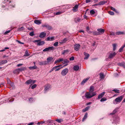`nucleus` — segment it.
Here are the masks:
<instances>
[{
    "label": "nucleus",
    "instance_id": "nucleus-1",
    "mask_svg": "<svg viewBox=\"0 0 125 125\" xmlns=\"http://www.w3.org/2000/svg\"><path fill=\"white\" fill-rule=\"evenodd\" d=\"M96 94L95 92L92 93L89 91L85 94V97L87 99H89L95 96Z\"/></svg>",
    "mask_w": 125,
    "mask_h": 125
},
{
    "label": "nucleus",
    "instance_id": "nucleus-2",
    "mask_svg": "<svg viewBox=\"0 0 125 125\" xmlns=\"http://www.w3.org/2000/svg\"><path fill=\"white\" fill-rule=\"evenodd\" d=\"M123 97V96L121 95L118 98H116L115 100L113 101V103L115 104H117L116 102L120 103Z\"/></svg>",
    "mask_w": 125,
    "mask_h": 125
},
{
    "label": "nucleus",
    "instance_id": "nucleus-3",
    "mask_svg": "<svg viewBox=\"0 0 125 125\" xmlns=\"http://www.w3.org/2000/svg\"><path fill=\"white\" fill-rule=\"evenodd\" d=\"M116 53L115 52H109V54L108 58L109 59H111L114 57L116 54Z\"/></svg>",
    "mask_w": 125,
    "mask_h": 125
},
{
    "label": "nucleus",
    "instance_id": "nucleus-4",
    "mask_svg": "<svg viewBox=\"0 0 125 125\" xmlns=\"http://www.w3.org/2000/svg\"><path fill=\"white\" fill-rule=\"evenodd\" d=\"M54 49V48L53 46H51L46 48L44 49L43 51V52H47L53 50Z\"/></svg>",
    "mask_w": 125,
    "mask_h": 125
},
{
    "label": "nucleus",
    "instance_id": "nucleus-5",
    "mask_svg": "<svg viewBox=\"0 0 125 125\" xmlns=\"http://www.w3.org/2000/svg\"><path fill=\"white\" fill-rule=\"evenodd\" d=\"M68 72V69L67 68H65L61 72V74L63 76L65 75Z\"/></svg>",
    "mask_w": 125,
    "mask_h": 125
},
{
    "label": "nucleus",
    "instance_id": "nucleus-6",
    "mask_svg": "<svg viewBox=\"0 0 125 125\" xmlns=\"http://www.w3.org/2000/svg\"><path fill=\"white\" fill-rule=\"evenodd\" d=\"M62 63H63V64H65V65L63 66V67L65 66H67L68 65V63H69V61L67 60V59H63V61H62Z\"/></svg>",
    "mask_w": 125,
    "mask_h": 125
},
{
    "label": "nucleus",
    "instance_id": "nucleus-7",
    "mask_svg": "<svg viewBox=\"0 0 125 125\" xmlns=\"http://www.w3.org/2000/svg\"><path fill=\"white\" fill-rule=\"evenodd\" d=\"M51 85L50 84L46 85L45 86L44 91L45 92L47 91L50 89Z\"/></svg>",
    "mask_w": 125,
    "mask_h": 125
},
{
    "label": "nucleus",
    "instance_id": "nucleus-8",
    "mask_svg": "<svg viewBox=\"0 0 125 125\" xmlns=\"http://www.w3.org/2000/svg\"><path fill=\"white\" fill-rule=\"evenodd\" d=\"M80 47V45L79 44H76L74 46V47L75 50L77 51L79 50Z\"/></svg>",
    "mask_w": 125,
    "mask_h": 125
},
{
    "label": "nucleus",
    "instance_id": "nucleus-9",
    "mask_svg": "<svg viewBox=\"0 0 125 125\" xmlns=\"http://www.w3.org/2000/svg\"><path fill=\"white\" fill-rule=\"evenodd\" d=\"M42 26L46 27L49 30H51L52 29V27L48 24H44L42 25Z\"/></svg>",
    "mask_w": 125,
    "mask_h": 125
},
{
    "label": "nucleus",
    "instance_id": "nucleus-10",
    "mask_svg": "<svg viewBox=\"0 0 125 125\" xmlns=\"http://www.w3.org/2000/svg\"><path fill=\"white\" fill-rule=\"evenodd\" d=\"M97 31L100 34H101L104 33V30L102 28H99L97 29Z\"/></svg>",
    "mask_w": 125,
    "mask_h": 125
},
{
    "label": "nucleus",
    "instance_id": "nucleus-11",
    "mask_svg": "<svg viewBox=\"0 0 125 125\" xmlns=\"http://www.w3.org/2000/svg\"><path fill=\"white\" fill-rule=\"evenodd\" d=\"M53 58L52 57H49L47 59V61H46L47 64L53 60Z\"/></svg>",
    "mask_w": 125,
    "mask_h": 125
},
{
    "label": "nucleus",
    "instance_id": "nucleus-12",
    "mask_svg": "<svg viewBox=\"0 0 125 125\" xmlns=\"http://www.w3.org/2000/svg\"><path fill=\"white\" fill-rule=\"evenodd\" d=\"M68 40V39L65 38H64L63 40H61L60 42H59V43L61 44L65 43Z\"/></svg>",
    "mask_w": 125,
    "mask_h": 125
},
{
    "label": "nucleus",
    "instance_id": "nucleus-13",
    "mask_svg": "<svg viewBox=\"0 0 125 125\" xmlns=\"http://www.w3.org/2000/svg\"><path fill=\"white\" fill-rule=\"evenodd\" d=\"M39 64L41 65H45L47 64V63L46 61L39 62Z\"/></svg>",
    "mask_w": 125,
    "mask_h": 125
},
{
    "label": "nucleus",
    "instance_id": "nucleus-14",
    "mask_svg": "<svg viewBox=\"0 0 125 125\" xmlns=\"http://www.w3.org/2000/svg\"><path fill=\"white\" fill-rule=\"evenodd\" d=\"M46 35V33L44 32H42L40 33L39 35V37L41 38H42L44 37Z\"/></svg>",
    "mask_w": 125,
    "mask_h": 125
},
{
    "label": "nucleus",
    "instance_id": "nucleus-15",
    "mask_svg": "<svg viewBox=\"0 0 125 125\" xmlns=\"http://www.w3.org/2000/svg\"><path fill=\"white\" fill-rule=\"evenodd\" d=\"M105 93L104 92H103L100 94H99L98 97V99H99L103 97Z\"/></svg>",
    "mask_w": 125,
    "mask_h": 125
},
{
    "label": "nucleus",
    "instance_id": "nucleus-16",
    "mask_svg": "<svg viewBox=\"0 0 125 125\" xmlns=\"http://www.w3.org/2000/svg\"><path fill=\"white\" fill-rule=\"evenodd\" d=\"M84 54L85 56L84 59L85 60L87 59L89 56V54L85 52H84Z\"/></svg>",
    "mask_w": 125,
    "mask_h": 125
},
{
    "label": "nucleus",
    "instance_id": "nucleus-17",
    "mask_svg": "<svg viewBox=\"0 0 125 125\" xmlns=\"http://www.w3.org/2000/svg\"><path fill=\"white\" fill-rule=\"evenodd\" d=\"M90 77H88L86 78L85 79H84L83 80V81L81 82V84H83L85 83H86L87 81L89 79Z\"/></svg>",
    "mask_w": 125,
    "mask_h": 125
},
{
    "label": "nucleus",
    "instance_id": "nucleus-18",
    "mask_svg": "<svg viewBox=\"0 0 125 125\" xmlns=\"http://www.w3.org/2000/svg\"><path fill=\"white\" fill-rule=\"evenodd\" d=\"M79 68V66L78 65H75L73 67V70L75 71H78Z\"/></svg>",
    "mask_w": 125,
    "mask_h": 125
},
{
    "label": "nucleus",
    "instance_id": "nucleus-19",
    "mask_svg": "<svg viewBox=\"0 0 125 125\" xmlns=\"http://www.w3.org/2000/svg\"><path fill=\"white\" fill-rule=\"evenodd\" d=\"M45 43V42L44 41H41L40 40L39 42L37 44L38 45L40 46L43 44Z\"/></svg>",
    "mask_w": 125,
    "mask_h": 125
},
{
    "label": "nucleus",
    "instance_id": "nucleus-20",
    "mask_svg": "<svg viewBox=\"0 0 125 125\" xmlns=\"http://www.w3.org/2000/svg\"><path fill=\"white\" fill-rule=\"evenodd\" d=\"M19 72H21L22 71H24L26 70L27 69V68L26 67H22L19 68H18Z\"/></svg>",
    "mask_w": 125,
    "mask_h": 125
},
{
    "label": "nucleus",
    "instance_id": "nucleus-21",
    "mask_svg": "<svg viewBox=\"0 0 125 125\" xmlns=\"http://www.w3.org/2000/svg\"><path fill=\"white\" fill-rule=\"evenodd\" d=\"M106 2V1L104 0L102 1L99 2L98 4L100 5H103Z\"/></svg>",
    "mask_w": 125,
    "mask_h": 125
},
{
    "label": "nucleus",
    "instance_id": "nucleus-22",
    "mask_svg": "<svg viewBox=\"0 0 125 125\" xmlns=\"http://www.w3.org/2000/svg\"><path fill=\"white\" fill-rule=\"evenodd\" d=\"M63 61V58H59L57 60H56L55 62H54V63L56 64L57 63L61 61Z\"/></svg>",
    "mask_w": 125,
    "mask_h": 125
},
{
    "label": "nucleus",
    "instance_id": "nucleus-23",
    "mask_svg": "<svg viewBox=\"0 0 125 125\" xmlns=\"http://www.w3.org/2000/svg\"><path fill=\"white\" fill-rule=\"evenodd\" d=\"M34 22L37 24H40L41 23V21L38 20H35L34 21Z\"/></svg>",
    "mask_w": 125,
    "mask_h": 125
},
{
    "label": "nucleus",
    "instance_id": "nucleus-24",
    "mask_svg": "<svg viewBox=\"0 0 125 125\" xmlns=\"http://www.w3.org/2000/svg\"><path fill=\"white\" fill-rule=\"evenodd\" d=\"M69 52V51L68 49L64 50L62 52V54H65Z\"/></svg>",
    "mask_w": 125,
    "mask_h": 125
},
{
    "label": "nucleus",
    "instance_id": "nucleus-25",
    "mask_svg": "<svg viewBox=\"0 0 125 125\" xmlns=\"http://www.w3.org/2000/svg\"><path fill=\"white\" fill-rule=\"evenodd\" d=\"M116 34L117 35L123 34H124V32L122 31H119L116 32Z\"/></svg>",
    "mask_w": 125,
    "mask_h": 125
},
{
    "label": "nucleus",
    "instance_id": "nucleus-26",
    "mask_svg": "<svg viewBox=\"0 0 125 125\" xmlns=\"http://www.w3.org/2000/svg\"><path fill=\"white\" fill-rule=\"evenodd\" d=\"M81 20V19L79 17H77L75 19L74 21L76 23L80 22V21Z\"/></svg>",
    "mask_w": 125,
    "mask_h": 125
},
{
    "label": "nucleus",
    "instance_id": "nucleus-27",
    "mask_svg": "<svg viewBox=\"0 0 125 125\" xmlns=\"http://www.w3.org/2000/svg\"><path fill=\"white\" fill-rule=\"evenodd\" d=\"M7 60H2L0 62V64H4L7 63Z\"/></svg>",
    "mask_w": 125,
    "mask_h": 125
},
{
    "label": "nucleus",
    "instance_id": "nucleus-28",
    "mask_svg": "<svg viewBox=\"0 0 125 125\" xmlns=\"http://www.w3.org/2000/svg\"><path fill=\"white\" fill-rule=\"evenodd\" d=\"M19 72H19V71L18 69H16L14 70L13 71V73L14 74L19 73Z\"/></svg>",
    "mask_w": 125,
    "mask_h": 125
},
{
    "label": "nucleus",
    "instance_id": "nucleus-29",
    "mask_svg": "<svg viewBox=\"0 0 125 125\" xmlns=\"http://www.w3.org/2000/svg\"><path fill=\"white\" fill-rule=\"evenodd\" d=\"M112 45L113 47V50L115 51V50L116 49V46L117 45V44L116 43H114Z\"/></svg>",
    "mask_w": 125,
    "mask_h": 125
},
{
    "label": "nucleus",
    "instance_id": "nucleus-30",
    "mask_svg": "<svg viewBox=\"0 0 125 125\" xmlns=\"http://www.w3.org/2000/svg\"><path fill=\"white\" fill-rule=\"evenodd\" d=\"M88 114L87 113H86L84 115V117L82 119V121H83L85 119H86L87 117Z\"/></svg>",
    "mask_w": 125,
    "mask_h": 125
},
{
    "label": "nucleus",
    "instance_id": "nucleus-31",
    "mask_svg": "<svg viewBox=\"0 0 125 125\" xmlns=\"http://www.w3.org/2000/svg\"><path fill=\"white\" fill-rule=\"evenodd\" d=\"M32 80L31 79H30L28 80L26 82V83L27 84H32Z\"/></svg>",
    "mask_w": 125,
    "mask_h": 125
},
{
    "label": "nucleus",
    "instance_id": "nucleus-32",
    "mask_svg": "<svg viewBox=\"0 0 125 125\" xmlns=\"http://www.w3.org/2000/svg\"><path fill=\"white\" fill-rule=\"evenodd\" d=\"M100 78L101 79H103L104 78V75L103 73H101L100 74Z\"/></svg>",
    "mask_w": 125,
    "mask_h": 125
},
{
    "label": "nucleus",
    "instance_id": "nucleus-33",
    "mask_svg": "<svg viewBox=\"0 0 125 125\" xmlns=\"http://www.w3.org/2000/svg\"><path fill=\"white\" fill-rule=\"evenodd\" d=\"M37 68V67L35 66H30L29 67V68L30 70L35 69Z\"/></svg>",
    "mask_w": 125,
    "mask_h": 125
},
{
    "label": "nucleus",
    "instance_id": "nucleus-34",
    "mask_svg": "<svg viewBox=\"0 0 125 125\" xmlns=\"http://www.w3.org/2000/svg\"><path fill=\"white\" fill-rule=\"evenodd\" d=\"M78 7V5H75L73 9V11L75 12L76 11V10L77 9Z\"/></svg>",
    "mask_w": 125,
    "mask_h": 125
},
{
    "label": "nucleus",
    "instance_id": "nucleus-35",
    "mask_svg": "<svg viewBox=\"0 0 125 125\" xmlns=\"http://www.w3.org/2000/svg\"><path fill=\"white\" fill-rule=\"evenodd\" d=\"M54 37H48L47 38V41H52L54 40Z\"/></svg>",
    "mask_w": 125,
    "mask_h": 125
},
{
    "label": "nucleus",
    "instance_id": "nucleus-36",
    "mask_svg": "<svg viewBox=\"0 0 125 125\" xmlns=\"http://www.w3.org/2000/svg\"><path fill=\"white\" fill-rule=\"evenodd\" d=\"M62 66V65H61L56 66L53 67L52 68V69L54 71V70H55L57 68L60 67L61 66Z\"/></svg>",
    "mask_w": 125,
    "mask_h": 125
},
{
    "label": "nucleus",
    "instance_id": "nucleus-37",
    "mask_svg": "<svg viewBox=\"0 0 125 125\" xmlns=\"http://www.w3.org/2000/svg\"><path fill=\"white\" fill-rule=\"evenodd\" d=\"M94 87L93 86H91L90 87L89 91L92 93V92L94 91Z\"/></svg>",
    "mask_w": 125,
    "mask_h": 125
},
{
    "label": "nucleus",
    "instance_id": "nucleus-38",
    "mask_svg": "<svg viewBox=\"0 0 125 125\" xmlns=\"http://www.w3.org/2000/svg\"><path fill=\"white\" fill-rule=\"evenodd\" d=\"M64 12L63 11H58L56 12L55 13V14L56 15H60Z\"/></svg>",
    "mask_w": 125,
    "mask_h": 125
},
{
    "label": "nucleus",
    "instance_id": "nucleus-39",
    "mask_svg": "<svg viewBox=\"0 0 125 125\" xmlns=\"http://www.w3.org/2000/svg\"><path fill=\"white\" fill-rule=\"evenodd\" d=\"M35 101L34 99L32 98H31L29 99V101L30 103H32L33 101Z\"/></svg>",
    "mask_w": 125,
    "mask_h": 125
},
{
    "label": "nucleus",
    "instance_id": "nucleus-40",
    "mask_svg": "<svg viewBox=\"0 0 125 125\" xmlns=\"http://www.w3.org/2000/svg\"><path fill=\"white\" fill-rule=\"evenodd\" d=\"M30 55L28 53V52L27 51H26L25 52V54L24 55V56H29Z\"/></svg>",
    "mask_w": 125,
    "mask_h": 125
},
{
    "label": "nucleus",
    "instance_id": "nucleus-41",
    "mask_svg": "<svg viewBox=\"0 0 125 125\" xmlns=\"http://www.w3.org/2000/svg\"><path fill=\"white\" fill-rule=\"evenodd\" d=\"M107 99H106L104 97L102 98L101 99L100 101L101 102H104Z\"/></svg>",
    "mask_w": 125,
    "mask_h": 125
},
{
    "label": "nucleus",
    "instance_id": "nucleus-42",
    "mask_svg": "<svg viewBox=\"0 0 125 125\" xmlns=\"http://www.w3.org/2000/svg\"><path fill=\"white\" fill-rule=\"evenodd\" d=\"M110 9L112 10H113V11L115 12H117V11L113 7H111L110 8Z\"/></svg>",
    "mask_w": 125,
    "mask_h": 125
},
{
    "label": "nucleus",
    "instance_id": "nucleus-43",
    "mask_svg": "<svg viewBox=\"0 0 125 125\" xmlns=\"http://www.w3.org/2000/svg\"><path fill=\"white\" fill-rule=\"evenodd\" d=\"M56 121L59 123H61L63 121V120H62L61 119H57Z\"/></svg>",
    "mask_w": 125,
    "mask_h": 125
},
{
    "label": "nucleus",
    "instance_id": "nucleus-44",
    "mask_svg": "<svg viewBox=\"0 0 125 125\" xmlns=\"http://www.w3.org/2000/svg\"><path fill=\"white\" fill-rule=\"evenodd\" d=\"M113 91H114L116 93H119V90L118 89H114L113 90Z\"/></svg>",
    "mask_w": 125,
    "mask_h": 125
},
{
    "label": "nucleus",
    "instance_id": "nucleus-45",
    "mask_svg": "<svg viewBox=\"0 0 125 125\" xmlns=\"http://www.w3.org/2000/svg\"><path fill=\"white\" fill-rule=\"evenodd\" d=\"M95 13V11L93 10H91L90 11V13L91 15L94 14Z\"/></svg>",
    "mask_w": 125,
    "mask_h": 125
},
{
    "label": "nucleus",
    "instance_id": "nucleus-46",
    "mask_svg": "<svg viewBox=\"0 0 125 125\" xmlns=\"http://www.w3.org/2000/svg\"><path fill=\"white\" fill-rule=\"evenodd\" d=\"M9 49V48L8 47H5L4 49H3L2 50H0V52H4V51L8 49Z\"/></svg>",
    "mask_w": 125,
    "mask_h": 125
},
{
    "label": "nucleus",
    "instance_id": "nucleus-47",
    "mask_svg": "<svg viewBox=\"0 0 125 125\" xmlns=\"http://www.w3.org/2000/svg\"><path fill=\"white\" fill-rule=\"evenodd\" d=\"M37 85L36 84H34L32 85L31 87V88L32 89H33L35 88L37 86Z\"/></svg>",
    "mask_w": 125,
    "mask_h": 125
},
{
    "label": "nucleus",
    "instance_id": "nucleus-48",
    "mask_svg": "<svg viewBox=\"0 0 125 125\" xmlns=\"http://www.w3.org/2000/svg\"><path fill=\"white\" fill-rule=\"evenodd\" d=\"M124 63V62H122L121 63H118V65L120 66H122L123 65V64Z\"/></svg>",
    "mask_w": 125,
    "mask_h": 125
},
{
    "label": "nucleus",
    "instance_id": "nucleus-49",
    "mask_svg": "<svg viewBox=\"0 0 125 125\" xmlns=\"http://www.w3.org/2000/svg\"><path fill=\"white\" fill-rule=\"evenodd\" d=\"M58 42H56L53 44V45L54 46H57L58 45Z\"/></svg>",
    "mask_w": 125,
    "mask_h": 125
},
{
    "label": "nucleus",
    "instance_id": "nucleus-50",
    "mask_svg": "<svg viewBox=\"0 0 125 125\" xmlns=\"http://www.w3.org/2000/svg\"><path fill=\"white\" fill-rule=\"evenodd\" d=\"M69 60L70 61H73L74 60V57L73 56H72L69 58Z\"/></svg>",
    "mask_w": 125,
    "mask_h": 125
},
{
    "label": "nucleus",
    "instance_id": "nucleus-51",
    "mask_svg": "<svg viewBox=\"0 0 125 125\" xmlns=\"http://www.w3.org/2000/svg\"><path fill=\"white\" fill-rule=\"evenodd\" d=\"M58 67V68H57L55 70V72H56L57 71H58L59 70L61 69V68H62V67Z\"/></svg>",
    "mask_w": 125,
    "mask_h": 125
},
{
    "label": "nucleus",
    "instance_id": "nucleus-52",
    "mask_svg": "<svg viewBox=\"0 0 125 125\" xmlns=\"http://www.w3.org/2000/svg\"><path fill=\"white\" fill-rule=\"evenodd\" d=\"M111 15H113L114 14L113 12L111 11H109L108 12Z\"/></svg>",
    "mask_w": 125,
    "mask_h": 125
},
{
    "label": "nucleus",
    "instance_id": "nucleus-53",
    "mask_svg": "<svg viewBox=\"0 0 125 125\" xmlns=\"http://www.w3.org/2000/svg\"><path fill=\"white\" fill-rule=\"evenodd\" d=\"M29 35L31 36H32L34 35V33L33 32H31L30 33Z\"/></svg>",
    "mask_w": 125,
    "mask_h": 125
},
{
    "label": "nucleus",
    "instance_id": "nucleus-54",
    "mask_svg": "<svg viewBox=\"0 0 125 125\" xmlns=\"http://www.w3.org/2000/svg\"><path fill=\"white\" fill-rule=\"evenodd\" d=\"M90 107V106H87L85 108V110H86V111H87L89 109Z\"/></svg>",
    "mask_w": 125,
    "mask_h": 125
},
{
    "label": "nucleus",
    "instance_id": "nucleus-55",
    "mask_svg": "<svg viewBox=\"0 0 125 125\" xmlns=\"http://www.w3.org/2000/svg\"><path fill=\"white\" fill-rule=\"evenodd\" d=\"M117 109H115L113 112V114H115L117 112Z\"/></svg>",
    "mask_w": 125,
    "mask_h": 125
},
{
    "label": "nucleus",
    "instance_id": "nucleus-56",
    "mask_svg": "<svg viewBox=\"0 0 125 125\" xmlns=\"http://www.w3.org/2000/svg\"><path fill=\"white\" fill-rule=\"evenodd\" d=\"M10 30H9V31H6V32H5L4 34H7L9 32H10Z\"/></svg>",
    "mask_w": 125,
    "mask_h": 125
},
{
    "label": "nucleus",
    "instance_id": "nucleus-57",
    "mask_svg": "<svg viewBox=\"0 0 125 125\" xmlns=\"http://www.w3.org/2000/svg\"><path fill=\"white\" fill-rule=\"evenodd\" d=\"M40 41V40H35V41H34L33 42H37V43H38Z\"/></svg>",
    "mask_w": 125,
    "mask_h": 125
},
{
    "label": "nucleus",
    "instance_id": "nucleus-58",
    "mask_svg": "<svg viewBox=\"0 0 125 125\" xmlns=\"http://www.w3.org/2000/svg\"><path fill=\"white\" fill-rule=\"evenodd\" d=\"M17 42H18L19 43L21 44H23L24 43L23 42H21L17 40Z\"/></svg>",
    "mask_w": 125,
    "mask_h": 125
},
{
    "label": "nucleus",
    "instance_id": "nucleus-59",
    "mask_svg": "<svg viewBox=\"0 0 125 125\" xmlns=\"http://www.w3.org/2000/svg\"><path fill=\"white\" fill-rule=\"evenodd\" d=\"M123 50V49L121 47L119 49V52H122Z\"/></svg>",
    "mask_w": 125,
    "mask_h": 125
},
{
    "label": "nucleus",
    "instance_id": "nucleus-60",
    "mask_svg": "<svg viewBox=\"0 0 125 125\" xmlns=\"http://www.w3.org/2000/svg\"><path fill=\"white\" fill-rule=\"evenodd\" d=\"M10 84V85L11 86L13 87H14V84H13V83H11Z\"/></svg>",
    "mask_w": 125,
    "mask_h": 125
},
{
    "label": "nucleus",
    "instance_id": "nucleus-61",
    "mask_svg": "<svg viewBox=\"0 0 125 125\" xmlns=\"http://www.w3.org/2000/svg\"><path fill=\"white\" fill-rule=\"evenodd\" d=\"M14 100V99L12 98L11 99H10L9 100V102H13Z\"/></svg>",
    "mask_w": 125,
    "mask_h": 125
},
{
    "label": "nucleus",
    "instance_id": "nucleus-62",
    "mask_svg": "<svg viewBox=\"0 0 125 125\" xmlns=\"http://www.w3.org/2000/svg\"><path fill=\"white\" fill-rule=\"evenodd\" d=\"M95 34L96 35H100L98 32H96Z\"/></svg>",
    "mask_w": 125,
    "mask_h": 125
},
{
    "label": "nucleus",
    "instance_id": "nucleus-63",
    "mask_svg": "<svg viewBox=\"0 0 125 125\" xmlns=\"http://www.w3.org/2000/svg\"><path fill=\"white\" fill-rule=\"evenodd\" d=\"M34 124L33 122H31L30 123L28 124L27 125H32Z\"/></svg>",
    "mask_w": 125,
    "mask_h": 125
},
{
    "label": "nucleus",
    "instance_id": "nucleus-64",
    "mask_svg": "<svg viewBox=\"0 0 125 125\" xmlns=\"http://www.w3.org/2000/svg\"><path fill=\"white\" fill-rule=\"evenodd\" d=\"M91 1V0H86V3H88Z\"/></svg>",
    "mask_w": 125,
    "mask_h": 125
}]
</instances>
